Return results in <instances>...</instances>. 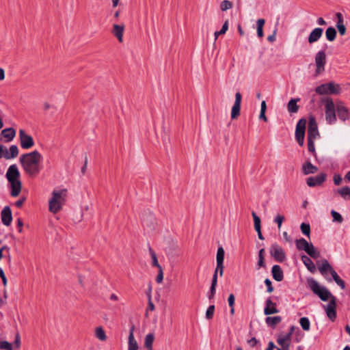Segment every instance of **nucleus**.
<instances>
[{
    "mask_svg": "<svg viewBox=\"0 0 350 350\" xmlns=\"http://www.w3.org/2000/svg\"><path fill=\"white\" fill-rule=\"evenodd\" d=\"M42 160V156L38 150L23 154L20 157V163L23 170L32 178L40 173Z\"/></svg>",
    "mask_w": 350,
    "mask_h": 350,
    "instance_id": "obj_1",
    "label": "nucleus"
},
{
    "mask_svg": "<svg viewBox=\"0 0 350 350\" xmlns=\"http://www.w3.org/2000/svg\"><path fill=\"white\" fill-rule=\"evenodd\" d=\"M218 272L219 273L220 276L223 275V273H224V265H223V262H221V263L217 262V267H216V269L215 270V272L213 273V278H212V279H214L215 278H216V282H217V274H218Z\"/></svg>",
    "mask_w": 350,
    "mask_h": 350,
    "instance_id": "obj_40",
    "label": "nucleus"
},
{
    "mask_svg": "<svg viewBox=\"0 0 350 350\" xmlns=\"http://www.w3.org/2000/svg\"><path fill=\"white\" fill-rule=\"evenodd\" d=\"M325 118L329 124H333L336 120V111L334 103L331 98H328L325 101Z\"/></svg>",
    "mask_w": 350,
    "mask_h": 350,
    "instance_id": "obj_7",
    "label": "nucleus"
},
{
    "mask_svg": "<svg viewBox=\"0 0 350 350\" xmlns=\"http://www.w3.org/2000/svg\"><path fill=\"white\" fill-rule=\"evenodd\" d=\"M295 243L296 247L299 250L306 251V250L308 249V247L310 245V243H308V241L304 238L297 239Z\"/></svg>",
    "mask_w": 350,
    "mask_h": 350,
    "instance_id": "obj_33",
    "label": "nucleus"
},
{
    "mask_svg": "<svg viewBox=\"0 0 350 350\" xmlns=\"http://www.w3.org/2000/svg\"><path fill=\"white\" fill-rule=\"evenodd\" d=\"M135 325H132L129 329L128 338V350H138L139 345L134 336Z\"/></svg>",
    "mask_w": 350,
    "mask_h": 350,
    "instance_id": "obj_16",
    "label": "nucleus"
},
{
    "mask_svg": "<svg viewBox=\"0 0 350 350\" xmlns=\"http://www.w3.org/2000/svg\"><path fill=\"white\" fill-rule=\"evenodd\" d=\"M318 171V167L308 161L302 165V172L305 175L314 174Z\"/></svg>",
    "mask_w": 350,
    "mask_h": 350,
    "instance_id": "obj_24",
    "label": "nucleus"
},
{
    "mask_svg": "<svg viewBox=\"0 0 350 350\" xmlns=\"http://www.w3.org/2000/svg\"><path fill=\"white\" fill-rule=\"evenodd\" d=\"M20 173L16 165H12L9 167L6 178L11 185V196L16 197L19 195L22 188V184L19 180Z\"/></svg>",
    "mask_w": 350,
    "mask_h": 350,
    "instance_id": "obj_2",
    "label": "nucleus"
},
{
    "mask_svg": "<svg viewBox=\"0 0 350 350\" xmlns=\"http://www.w3.org/2000/svg\"><path fill=\"white\" fill-rule=\"evenodd\" d=\"M265 249L262 248L258 252V260L257 262L258 269L260 267H265L266 265L265 262Z\"/></svg>",
    "mask_w": 350,
    "mask_h": 350,
    "instance_id": "obj_36",
    "label": "nucleus"
},
{
    "mask_svg": "<svg viewBox=\"0 0 350 350\" xmlns=\"http://www.w3.org/2000/svg\"><path fill=\"white\" fill-rule=\"evenodd\" d=\"M333 179L336 185H339L342 182V177L339 174H335Z\"/></svg>",
    "mask_w": 350,
    "mask_h": 350,
    "instance_id": "obj_54",
    "label": "nucleus"
},
{
    "mask_svg": "<svg viewBox=\"0 0 350 350\" xmlns=\"http://www.w3.org/2000/svg\"><path fill=\"white\" fill-rule=\"evenodd\" d=\"M323 29L320 27L314 29L308 36V42L312 44L318 41L323 34Z\"/></svg>",
    "mask_w": 350,
    "mask_h": 350,
    "instance_id": "obj_19",
    "label": "nucleus"
},
{
    "mask_svg": "<svg viewBox=\"0 0 350 350\" xmlns=\"http://www.w3.org/2000/svg\"><path fill=\"white\" fill-rule=\"evenodd\" d=\"M16 132L13 128L5 129L1 131V135L5 139L6 142L12 141L15 137Z\"/></svg>",
    "mask_w": 350,
    "mask_h": 350,
    "instance_id": "obj_26",
    "label": "nucleus"
},
{
    "mask_svg": "<svg viewBox=\"0 0 350 350\" xmlns=\"http://www.w3.org/2000/svg\"><path fill=\"white\" fill-rule=\"evenodd\" d=\"M291 340V338L289 335H279L277 339V342L281 347L289 349Z\"/></svg>",
    "mask_w": 350,
    "mask_h": 350,
    "instance_id": "obj_22",
    "label": "nucleus"
},
{
    "mask_svg": "<svg viewBox=\"0 0 350 350\" xmlns=\"http://www.w3.org/2000/svg\"><path fill=\"white\" fill-rule=\"evenodd\" d=\"M341 91V88L338 84L333 82L324 83L316 88V92L319 94H338Z\"/></svg>",
    "mask_w": 350,
    "mask_h": 350,
    "instance_id": "obj_6",
    "label": "nucleus"
},
{
    "mask_svg": "<svg viewBox=\"0 0 350 350\" xmlns=\"http://www.w3.org/2000/svg\"><path fill=\"white\" fill-rule=\"evenodd\" d=\"M24 202H25V198L18 200H17L15 202V205H16V207L20 208V207L22 206V205L23 204Z\"/></svg>",
    "mask_w": 350,
    "mask_h": 350,
    "instance_id": "obj_62",
    "label": "nucleus"
},
{
    "mask_svg": "<svg viewBox=\"0 0 350 350\" xmlns=\"http://www.w3.org/2000/svg\"><path fill=\"white\" fill-rule=\"evenodd\" d=\"M67 196V189L54 190L52 193V197L49 202V210L53 213H58L62 208L66 201Z\"/></svg>",
    "mask_w": 350,
    "mask_h": 350,
    "instance_id": "obj_3",
    "label": "nucleus"
},
{
    "mask_svg": "<svg viewBox=\"0 0 350 350\" xmlns=\"http://www.w3.org/2000/svg\"><path fill=\"white\" fill-rule=\"evenodd\" d=\"M258 341L254 337L247 340V343L251 347H254L258 344Z\"/></svg>",
    "mask_w": 350,
    "mask_h": 350,
    "instance_id": "obj_55",
    "label": "nucleus"
},
{
    "mask_svg": "<svg viewBox=\"0 0 350 350\" xmlns=\"http://www.w3.org/2000/svg\"><path fill=\"white\" fill-rule=\"evenodd\" d=\"M279 312L277 308L276 304L273 302L271 298H269L266 301V306L264 308V314L265 315H270L273 314H276Z\"/></svg>",
    "mask_w": 350,
    "mask_h": 350,
    "instance_id": "obj_18",
    "label": "nucleus"
},
{
    "mask_svg": "<svg viewBox=\"0 0 350 350\" xmlns=\"http://www.w3.org/2000/svg\"><path fill=\"white\" fill-rule=\"evenodd\" d=\"M154 340V336L153 334L150 333L146 336L145 341H144V347L148 350H151V348H152Z\"/></svg>",
    "mask_w": 350,
    "mask_h": 350,
    "instance_id": "obj_34",
    "label": "nucleus"
},
{
    "mask_svg": "<svg viewBox=\"0 0 350 350\" xmlns=\"http://www.w3.org/2000/svg\"><path fill=\"white\" fill-rule=\"evenodd\" d=\"M325 36L329 41L334 40L336 36V29L332 27H328L325 31Z\"/></svg>",
    "mask_w": 350,
    "mask_h": 350,
    "instance_id": "obj_37",
    "label": "nucleus"
},
{
    "mask_svg": "<svg viewBox=\"0 0 350 350\" xmlns=\"http://www.w3.org/2000/svg\"><path fill=\"white\" fill-rule=\"evenodd\" d=\"M234 299H235V298H234V295L230 294L228 299V304L230 308H232V306H234Z\"/></svg>",
    "mask_w": 350,
    "mask_h": 350,
    "instance_id": "obj_57",
    "label": "nucleus"
},
{
    "mask_svg": "<svg viewBox=\"0 0 350 350\" xmlns=\"http://www.w3.org/2000/svg\"><path fill=\"white\" fill-rule=\"evenodd\" d=\"M319 271L322 275L328 281L331 282L332 278H328L327 274L329 273L332 276L333 280L336 283L342 288L345 289V283L338 275L336 271L332 268L329 262L324 259L322 260L321 265L319 267Z\"/></svg>",
    "mask_w": 350,
    "mask_h": 350,
    "instance_id": "obj_4",
    "label": "nucleus"
},
{
    "mask_svg": "<svg viewBox=\"0 0 350 350\" xmlns=\"http://www.w3.org/2000/svg\"><path fill=\"white\" fill-rule=\"evenodd\" d=\"M336 16L338 18V22H337L336 25H344L343 24V16H342V14L340 12H338V13H336Z\"/></svg>",
    "mask_w": 350,
    "mask_h": 350,
    "instance_id": "obj_59",
    "label": "nucleus"
},
{
    "mask_svg": "<svg viewBox=\"0 0 350 350\" xmlns=\"http://www.w3.org/2000/svg\"><path fill=\"white\" fill-rule=\"evenodd\" d=\"M325 311L327 316L328 318L334 321L336 317V297L334 296H332V299H330L329 304L327 305L325 308Z\"/></svg>",
    "mask_w": 350,
    "mask_h": 350,
    "instance_id": "obj_15",
    "label": "nucleus"
},
{
    "mask_svg": "<svg viewBox=\"0 0 350 350\" xmlns=\"http://www.w3.org/2000/svg\"><path fill=\"white\" fill-rule=\"evenodd\" d=\"M158 271H159V272H158V274H157V275L156 277V282L158 284H161L163 282V268L159 269Z\"/></svg>",
    "mask_w": 350,
    "mask_h": 350,
    "instance_id": "obj_52",
    "label": "nucleus"
},
{
    "mask_svg": "<svg viewBox=\"0 0 350 350\" xmlns=\"http://www.w3.org/2000/svg\"><path fill=\"white\" fill-rule=\"evenodd\" d=\"M124 30V25H117L115 24L113 25V29L111 31L112 33L117 38L120 42H122L123 40V33Z\"/></svg>",
    "mask_w": 350,
    "mask_h": 350,
    "instance_id": "obj_20",
    "label": "nucleus"
},
{
    "mask_svg": "<svg viewBox=\"0 0 350 350\" xmlns=\"http://www.w3.org/2000/svg\"><path fill=\"white\" fill-rule=\"evenodd\" d=\"M271 256L278 262H282L286 259V254L281 246L277 243H273L270 247Z\"/></svg>",
    "mask_w": 350,
    "mask_h": 350,
    "instance_id": "obj_9",
    "label": "nucleus"
},
{
    "mask_svg": "<svg viewBox=\"0 0 350 350\" xmlns=\"http://www.w3.org/2000/svg\"><path fill=\"white\" fill-rule=\"evenodd\" d=\"M326 63V55L325 51H319L315 56V64L317 66L316 74H321L325 70V64Z\"/></svg>",
    "mask_w": 350,
    "mask_h": 350,
    "instance_id": "obj_11",
    "label": "nucleus"
},
{
    "mask_svg": "<svg viewBox=\"0 0 350 350\" xmlns=\"http://www.w3.org/2000/svg\"><path fill=\"white\" fill-rule=\"evenodd\" d=\"M319 136V133L316 120L314 117L311 116L308 122L307 139L315 140Z\"/></svg>",
    "mask_w": 350,
    "mask_h": 350,
    "instance_id": "obj_10",
    "label": "nucleus"
},
{
    "mask_svg": "<svg viewBox=\"0 0 350 350\" xmlns=\"http://www.w3.org/2000/svg\"><path fill=\"white\" fill-rule=\"evenodd\" d=\"M214 312H215V306L214 305L209 306L206 312V318L207 319H211L213 317Z\"/></svg>",
    "mask_w": 350,
    "mask_h": 350,
    "instance_id": "obj_48",
    "label": "nucleus"
},
{
    "mask_svg": "<svg viewBox=\"0 0 350 350\" xmlns=\"http://www.w3.org/2000/svg\"><path fill=\"white\" fill-rule=\"evenodd\" d=\"M308 282L312 292L317 295L322 301H325L329 298L332 299V296H333L332 293L325 287H321L315 280L310 279Z\"/></svg>",
    "mask_w": 350,
    "mask_h": 350,
    "instance_id": "obj_5",
    "label": "nucleus"
},
{
    "mask_svg": "<svg viewBox=\"0 0 350 350\" xmlns=\"http://www.w3.org/2000/svg\"><path fill=\"white\" fill-rule=\"evenodd\" d=\"M299 100V98H293L291 99L288 105L287 109L290 113H296L299 109V106L297 105V103Z\"/></svg>",
    "mask_w": 350,
    "mask_h": 350,
    "instance_id": "obj_30",
    "label": "nucleus"
},
{
    "mask_svg": "<svg viewBox=\"0 0 350 350\" xmlns=\"http://www.w3.org/2000/svg\"><path fill=\"white\" fill-rule=\"evenodd\" d=\"M311 258H318L320 257V252L317 251L312 243L308 247L305 251Z\"/></svg>",
    "mask_w": 350,
    "mask_h": 350,
    "instance_id": "obj_32",
    "label": "nucleus"
},
{
    "mask_svg": "<svg viewBox=\"0 0 350 350\" xmlns=\"http://www.w3.org/2000/svg\"><path fill=\"white\" fill-rule=\"evenodd\" d=\"M300 228H301V232L304 234L309 237L310 233V226L308 224L302 223L300 226Z\"/></svg>",
    "mask_w": 350,
    "mask_h": 350,
    "instance_id": "obj_46",
    "label": "nucleus"
},
{
    "mask_svg": "<svg viewBox=\"0 0 350 350\" xmlns=\"http://www.w3.org/2000/svg\"><path fill=\"white\" fill-rule=\"evenodd\" d=\"M0 277L2 279L3 285L5 286L7 284V279L3 272V270L0 267Z\"/></svg>",
    "mask_w": 350,
    "mask_h": 350,
    "instance_id": "obj_60",
    "label": "nucleus"
},
{
    "mask_svg": "<svg viewBox=\"0 0 350 350\" xmlns=\"http://www.w3.org/2000/svg\"><path fill=\"white\" fill-rule=\"evenodd\" d=\"M326 179V174L321 173L316 176H310L306 179L307 185L310 187H316L321 185Z\"/></svg>",
    "mask_w": 350,
    "mask_h": 350,
    "instance_id": "obj_14",
    "label": "nucleus"
},
{
    "mask_svg": "<svg viewBox=\"0 0 350 350\" xmlns=\"http://www.w3.org/2000/svg\"><path fill=\"white\" fill-rule=\"evenodd\" d=\"M5 151H7V148L4 146L0 144V158L3 157V154L5 153Z\"/></svg>",
    "mask_w": 350,
    "mask_h": 350,
    "instance_id": "obj_61",
    "label": "nucleus"
},
{
    "mask_svg": "<svg viewBox=\"0 0 350 350\" xmlns=\"http://www.w3.org/2000/svg\"><path fill=\"white\" fill-rule=\"evenodd\" d=\"M308 148L311 153H315L314 140L308 139Z\"/></svg>",
    "mask_w": 350,
    "mask_h": 350,
    "instance_id": "obj_51",
    "label": "nucleus"
},
{
    "mask_svg": "<svg viewBox=\"0 0 350 350\" xmlns=\"http://www.w3.org/2000/svg\"><path fill=\"white\" fill-rule=\"evenodd\" d=\"M282 321V317L280 316L275 317H267L265 319L266 323L272 327H275L276 325L280 323Z\"/></svg>",
    "mask_w": 350,
    "mask_h": 350,
    "instance_id": "obj_29",
    "label": "nucleus"
},
{
    "mask_svg": "<svg viewBox=\"0 0 350 350\" xmlns=\"http://www.w3.org/2000/svg\"><path fill=\"white\" fill-rule=\"evenodd\" d=\"M228 29V21H226L220 31H215L214 33L215 40H216L219 35L224 34Z\"/></svg>",
    "mask_w": 350,
    "mask_h": 350,
    "instance_id": "obj_43",
    "label": "nucleus"
},
{
    "mask_svg": "<svg viewBox=\"0 0 350 350\" xmlns=\"http://www.w3.org/2000/svg\"><path fill=\"white\" fill-rule=\"evenodd\" d=\"M265 21L263 18L258 19L257 24V35L259 38L263 37V26L265 25Z\"/></svg>",
    "mask_w": 350,
    "mask_h": 350,
    "instance_id": "obj_38",
    "label": "nucleus"
},
{
    "mask_svg": "<svg viewBox=\"0 0 350 350\" xmlns=\"http://www.w3.org/2000/svg\"><path fill=\"white\" fill-rule=\"evenodd\" d=\"M0 349L5 350H13L12 345L8 341H0Z\"/></svg>",
    "mask_w": 350,
    "mask_h": 350,
    "instance_id": "obj_49",
    "label": "nucleus"
},
{
    "mask_svg": "<svg viewBox=\"0 0 350 350\" xmlns=\"http://www.w3.org/2000/svg\"><path fill=\"white\" fill-rule=\"evenodd\" d=\"M299 324L304 331H308L310 327V323L307 317H301L299 319Z\"/></svg>",
    "mask_w": 350,
    "mask_h": 350,
    "instance_id": "obj_39",
    "label": "nucleus"
},
{
    "mask_svg": "<svg viewBox=\"0 0 350 350\" xmlns=\"http://www.w3.org/2000/svg\"><path fill=\"white\" fill-rule=\"evenodd\" d=\"M95 336L100 341H105L107 340L105 332L102 327H98L96 328Z\"/></svg>",
    "mask_w": 350,
    "mask_h": 350,
    "instance_id": "obj_35",
    "label": "nucleus"
},
{
    "mask_svg": "<svg viewBox=\"0 0 350 350\" xmlns=\"http://www.w3.org/2000/svg\"><path fill=\"white\" fill-rule=\"evenodd\" d=\"M217 282H216V278L212 279L211 286L209 291L208 298L211 299L214 297L216 292V286Z\"/></svg>",
    "mask_w": 350,
    "mask_h": 350,
    "instance_id": "obj_42",
    "label": "nucleus"
},
{
    "mask_svg": "<svg viewBox=\"0 0 350 350\" xmlns=\"http://www.w3.org/2000/svg\"><path fill=\"white\" fill-rule=\"evenodd\" d=\"M242 96L240 92L235 94V101L231 110V118L237 119L240 115Z\"/></svg>",
    "mask_w": 350,
    "mask_h": 350,
    "instance_id": "obj_13",
    "label": "nucleus"
},
{
    "mask_svg": "<svg viewBox=\"0 0 350 350\" xmlns=\"http://www.w3.org/2000/svg\"><path fill=\"white\" fill-rule=\"evenodd\" d=\"M19 138L21 146L24 149H29L34 145L33 137L23 129L19 130Z\"/></svg>",
    "mask_w": 350,
    "mask_h": 350,
    "instance_id": "obj_12",
    "label": "nucleus"
},
{
    "mask_svg": "<svg viewBox=\"0 0 350 350\" xmlns=\"http://www.w3.org/2000/svg\"><path fill=\"white\" fill-rule=\"evenodd\" d=\"M301 260L304 262V264L306 265L307 269L312 273L315 272L316 271V267L314 264V262L312 261V260L308 257L307 256H301Z\"/></svg>",
    "mask_w": 350,
    "mask_h": 350,
    "instance_id": "obj_28",
    "label": "nucleus"
},
{
    "mask_svg": "<svg viewBox=\"0 0 350 350\" xmlns=\"http://www.w3.org/2000/svg\"><path fill=\"white\" fill-rule=\"evenodd\" d=\"M149 252L152 258V265L157 267L158 269L162 268L159 264L156 253L151 248L149 249Z\"/></svg>",
    "mask_w": 350,
    "mask_h": 350,
    "instance_id": "obj_41",
    "label": "nucleus"
},
{
    "mask_svg": "<svg viewBox=\"0 0 350 350\" xmlns=\"http://www.w3.org/2000/svg\"><path fill=\"white\" fill-rule=\"evenodd\" d=\"M306 120L304 118L300 119L296 126L295 138L300 146L304 144V137L306 131Z\"/></svg>",
    "mask_w": 350,
    "mask_h": 350,
    "instance_id": "obj_8",
    "label": "nucleus"
},
{
    "mask_svg": "<svg viewBox=\"0 0 350 350\" xmlns=\"http://www.w3.org/2000/svg\"><path fill=\"white\" fill-rule=\"evenodd\" d=\"M331 215L333 217V221H337L338 223H342L343 221V218L341 216V215L340 213H338V212L332 210L331 211Z\"/></svg>",
    "mask_w": 350,
    "mask_h": 350,
    "instance_id": "obj_47",
    "label": "nucleus"
},
{
    "mask_svg": "<svg viewBox=\"0 0 350 350\" xmlns=\"http://www.w3.org/2000/svg\"><path fill=\"white\" fill-rule=\"evenodd\" d=\"M17 226L18 227V232H22V227L23 226V223L22 220L21 219H17Z\"/></svg>",
    "mask_w": 350,
    "mask_h": 350,
    "instance_id": "obj_63",
    "label": "nucleus"
},
{
    "mask_svg": "<svg viewBox=\"0 0 350 350\" xmlns=\"http://www.w3.org/2000/svg\"><path fill=\"white\" fill-rule=\"evenodd\" d=\"M337 193L344 199L350 200V187L348 186L343 187L337 190Z\"/></svg>",
    "mask_w": 350,
    "mask_h": 350,
    "instance_id": "obj_31",
    "label": "nucleus"
},
{
    "mask_svg": "<svg viewBox=\"0 0 350 350\" xmlns=\"http://www.w3.org/2000/svg\"><path fill=\"white\" fill-rule=\"evenodd\" d=\"M336 27H337L338 30L340 35L343 36L345 34L346 27H345V25H336Z\"/></svg>",
    "mask_w": 350,
    "mask_h": 350,
    "instance_id": "obj_56",
    "label": "nucleus"
},
{
    "mask_svg": "<svg viewBox=\"0 0 350 350\" xmlns=\"http://www.w3.org/2000/svg\"><path fill=\"white\" fill-rule=\"evenodd\" d=\"M1 216L2 223L6 226H9L12 221V215L11 209L8 206L3 208L1 213Z\"/></svg>",
    "mask_w": 350,
    "mask_h": 350,
    "instance_id": "obj_17",
    "label": "nucleus"
},
{
    "mask_svg": "<svg viewBox=\"0 0 350 350\" xmlns=\"http://www.w3.org/2000/svg\"><path fill=\"white\" fill-rule=\"evenodd\" d=\"M265 284L267 286V291L269 293L273 291V287L272 286V283L271 280L268 278L265 279Z\"/></svg>",
    "mask_w": 350,
    "mask_h": 350,
    "instance_id": "obj_53",
    "label": "nucleus"
},
{
    "mask_svg": "<svg viewBox=\"0 0 350 350\" xmlns=\"http://www.w3.org/2000/svg\"><path fill=\"white\" fill-rule=\"evenodd\" d=\"M284 220V217L280 214H278L274 219V221L278 224V227L280 229L281 228L282 224Z\"/></svg>",
    "mask_w": 350,
    "mask_h": 350,
    "instance_id": "obj_50",
    "label": "nucleus"
},
{
    "mask_svg": "<svg viewBox=\"0 0 350 350\" xmlns=\"http://www.w3.org/2000/svg\"><path fill=\"white\" fill-rule=\"evenodd\" d=\"M224 250L222 247H219L217 252V262H224Z\"/></svg>",
    "mask_w": 350,
    "mask_h": 350,
    "instance_id": "obj_45",
    "label": "nucleus"
},
{
    "mask_svg": "<svg viewBox=\"0 0 350 350\" xmlns=\"http://www.w3.org/2000/svg\"><path fill=\"white\" fill-rule=\"evenodd\" d=\"M18 154V149L16 145H12L10 147L9 151L7 150L5 153L3 154V157L6 159L15 158Z\"/></svg>",
    "mask_w": 350,
    "mask_h": 350,
    "instance_id": "obj_27",
    "label": "nucleus"
},
{
    "mask_svg": "<svg viewBox=\"0 0 350 350\" xmlns=\"http://www.w3.org/2000/svg\"><path fill=\"white\" fill-rule=\"evenodd\" d=\"M232 8V3L228 0H224L220 5L221 11L224 12Z\"/></svg>",
    "mask_w": 350,
    "mask_h": 350,
    "instance_id": "obj_44",
    "label": "nucleus"
},
{
    "mask_svg": "<svg viewBox=\"0 0 350 350\" xmlns=\"http://www.w3.org/2000/svg\"><path fill=\"white\" fill-rule=\"evenodd\" d=\"M14 345H15L16 348H18L21 345V337L18 333L16 334Z\"/></svg>",
    "mask_w": 350,
    "mask_h": 350,
    "instance_id": "obj_58",
    "label": "nucleus"
},
{
    "mask_svg": "<svg viewBox=\"0 0 350 350\" xmlns=\"http://www.w3.org/2000/svg\"><path fill=\"white\" fill-rule=\"evenodd\" d=\"M271 273H272L273 278L275 280H276L278 282H280L283 280V278H284L283 271L279 265H273L272 267V269H271Z\"/></svg>",
    "mask_w": 350,
    "mask_h": 350,
    "instance_id": "obj_21",
    "label": "nucleus"
},
{
    "mask_svg": "<svg viewBox=\"0 0 350 350\" xmlns=\"http://www.w3.org/2000/svg\"><path fill=\"white\" fill-rule=\"evenodd\" d=\"M252 215L254 219V228L256 231L258 233V237L260 240H263L264 237L261 232V227H260V217L256 214L255 212L252 213Z\"/></svg>",
    "mask_w": 350,
    "mask_h": 350,
    "instance_id": "obj_23",
    "label": "nucleus"
},
{
    "mask_svg": "<svg viewBox=\"0 0 350 350\" xmlns=\"http://www.w3.org/2000/svg\"><path fill=\"white\" fill-rule=\"evenodd\" d=\"M275 347V345L272 341L269 342L268 347L265 350H273Z\"/></svg>",
    "mask_w": 350,
    "mask_h": 350,
    "instance_id": "obj_64",
    "label": "nucleus"
},
{
    "mask_svg": "<svg viewBox=\"0 0 350 350\" xmlns=\"http://www.w3.org/2000/svg\"><path fill=\"white\" fill-rule=\"evenodd\" d=\"M336 111H337L338 116L340 120L345 121L349 118L348 110H347V107H345L344 105H338L337 108H336Z\"/></svg>",
    "mask_w": 350,
    "mask_h": 350,
    "instance_id": "obj_25",
    "label": "nucleus"
}]
</instances>
